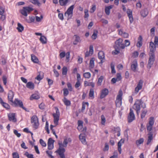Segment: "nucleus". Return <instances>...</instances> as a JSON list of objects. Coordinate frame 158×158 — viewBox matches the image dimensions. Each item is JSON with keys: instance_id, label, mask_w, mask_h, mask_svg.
<instances>
[{"instance_id": "58", "label": "nucleus", "mask_w": 158, "mask_h": 158, "mask_svg": "<svg viewBox=\"0 0 158 158\" xmlns=\"http://www.w3.org/2000/svg\"><path fill=\"white\" fill-rule=\"evenodd\" d=\"M84 18L85 19L87 18V19L89 16L88 13V10L87 9H85L84 10Z\"/></svg>"}, {"instance_id": "19", "label": "nucleus", "mask_w": 158, "mask_h": 158, "mask_svg": "<svg viewBox=\"0 0 158 158\" xmlns=\"http://www.w3.org/2000/svg\"><path fill=\"white\" fill-rule=\"evenodd\" d=\"M154 43L152 41L150 42L149 44V48L150 49V53H154L156 50V47Z\"/></svg>"}, {"instance_id": "26", "label": "nucleus", "mask_w": 158, "mask_h": 158, "mask_svg": "<svg viewBox=\"0 0 158 158\" xmlns=\"http://www.w3.org/2000/svg\"><path fill=\"white\" fill-rule=\"evenodd\" d=\"M113 7L114 6L113 5H110L105 7V11L107 15H110V10L112 9Z\"/></svg>"}, {"instance_id": "2", "label": "nucleus", "mask_w": 158, "mask_h": 158, "mask_svg": "<svg viewBox=\"0 0 158 158\" xmlns=\"http://www.w3.org/2000/svg\"><path fill=\"white\" fill-rule=\"evenodd\" d=\"M123 92L121 90H119L118 94L117 96L115 101L116 107H119L122 105Z\"/></svg>"}, {"instance_id": "57", "label": "nucleus", "mask_w": 158, "mask_h": 158, "mask_svg": "<svg viewBox=\"0 0 158 158\" xmlns=\"http://www.w3.org/2000/svg\"><path fill=\"white\" fill-rule=\"evenodd\" d=\"M96 10V6L95 5H93L90 9V12L92 13H94Z\"/></svg>"}, {"instance_id": "4", "label": "nucleus", "mask_w": 158, "mask_h": 158, "mask_svg": "<svg viewBox=\"0 0 158 158\" xmlns=\"http://www.w3.org/2000/svg\"><path fill=\"white\" fill-rule=\"evenodd\" d=\"M31 123L32 124L33 127L35 129L38 128L39 126L38 118L36 115H34L31 117Z\"/></svg>"}, {"instance_id": "60", "label": "nucleus", "mask_w": 158, "mask_h": 158, "mask_svg": "<svg viewBox=\"0 0 158 158\" xmlns=\"http://www.w3.org/2000/svg\"><path fill=\"white\" fill-rule=\"evenodd\" d=\"M39 141L40 143L43 147H45L46 146L45 142L42 139H40Z\"/></svg>"}, {"instance_id": "64", "label": "nucleus", "mask_w": 158, "mask_h": 158, "mask_svg": "<svg viewBox=\"0 0 158 158\" xmlns=\"http://www.w3.org/2000/svg\"><path fill=\"white\" fill-rule=\"evenodd\" d=\"M13 158H19V155L17 152H14L12 153Z\"/></svg>"}, {"instance_id": "44", "label": "nucleus", "mask_w": 158, "mask_h": 158, "mask_svg": "<svg viewBox=\"0 0 158 158\" xmlns=\"http://www.w3.org/2000/svg\"><path fill=\"white\" fill-rule=\"evenodd\" d=\"M94 89L93 88L90 89L89 93V96L92 99H94Z\"/></svg>"}, {"instance_id": "36", "label": "nucleus", "mask_w": 158, "mask_h": 158, "mask_svg": "<svg viewBox=\"0 0 158 158\" xmlns=\"http://www.w3.org/2000/svg\"><path fill=\"white\" fill-rule=\"evenodd\" d=\"M62 101L64 103V105L66 106H69L71 105V102L70 101L68 100L67 98L64 97L62 100Z\"/></svg>"}, {"instance_id": "48", "label": "nucleus", "mask_w": 158, "mask_h": 158, "mask_svg": "<svg viewBox=\"0 0 158 158\" xmlns=\"http://www.w3.org/2000/svg\"><path fill=\"white\" fill-rule=\"evenodd\" d=\"M83 76L85 78H89L91 76V73L89 72H87L83 73Z\"/></svg>"}, {"instance_id": "13", "label": "nucleus", "mask_w": 158, "mask_h": 158, "mask_svg": "<svg viewBox=\"0 0 158 158\" xmlns=\"http://www.w3.org/2000/svg\"><path fill=\"white\" fill-rule=\"evenodd\" d=\"M83 122L81 120H78V127L77 129L80 131H86V128H83Z\"/></svg>"}, {"instance_id": "39", "label": "nucleus", "mask_w": 158, "mask_h": 158, "mask_svg": "<svg viewBox=\"0 0 158 158\" xmlns=\"http://www.w3.org/2000/svg\"><path fill=\"white\" fill-rule=\"evenodd\" d=\"M153 134H148V139L147 143V145H149L153 139Z\"/></svg>"}, {"instance_id": "16", "label": "nucleus", "mask_w": 158, "mask_h": 158, "mask_svg": "<svg viewBox=\"0 0 158 158\" xmlns=\"http://www.w3.org/2000/svg\"><path fill=\"white\" fill-rule=\"evenodd\" d=\"M123 41L122 39L120 38L116 41L115 44L120 48L124 49L125 48V46L124 44L122 43Z\"/></svg>"}, {"instance_id": "43", "label": "nucleus", "mask_w": 158, "mask_h": 158, "mask_svg": "<svg viewBox=\"0 0 158 158\" xmlns=\"http://www.w3.org/2000/svg\"><path fill=\"white\" fill-rule=\"evenodd\" d=\"M104 79V77L102 76H101L98 79L97 82V85L98 86H100L101 85Z\"/></svg>"}, {"instance_id": "37", "label": "nucleus", "mask_w": 158, "mask_h": 158, "mask_svg": "<svg viewBox=\"0 0 158 158\" xmlns=\"http://www.w3.org/2000/svg\"><path fill=\"white\" fill-rule=\"evenodd\" d=\"M31 60L34 63H38L39 61V60L34 55L31 54Z\"/></svg>"}, {"instance_id": "6", "label": "nucleus", "mask_w": 158, "mask_h": 158, "mask_svg": "<svg viewBox=\"0 0 158 158\" xmlns=\"http://www.w3.org/2000/svg\"><path fill=\"white\" fill-rule=\"evenodd\" d=\"M155 121L154 118L153 117H151L149 118L148 123L146 125L147 130L148 131H151L152 130L153 126Z\"/></svg>"}, {"instance_id": "32", "label": "nucleus", "mask_w": 158, "mask_h": 158, "mask_svg": "<svg viewBox=\"0 0 158 158\" xmlns=\"http://www.w3.org/2000/svg\"><path fill=\"white\" fill-rule=\"evenodd\" d=\"M95 59L93 57L91 59L89 64V68L90 69H93L94 67V61Z\"/></svg>"}, {"instance_id": "35", "label": "nucleus", "mask_w": 158, "mask_h": 158, "mask_svg": "<svg viewBox=\"0 0 158 158\" xmlns=\"http://www.w3.org/2000/svg\"><path fill=\"white\" fill-rule=\"evenodd\" d=\"M40 40L43 44H46L47 43V38L44 36V35H42L40 36Z\"/></svg>"}, {"instance_id": "5", "label": "nucleus", "mask_w": 158, "mask_h": 158, "mask_svg": "<svg viewBox=\"0 0 158 158\" xmlns=\"http://www.w3.org/2000/svg\"><path fill=\"white\" fill-rule=\"evenodd\" d=\"M33 10V9L31 7L25 6L23 7V9L21 10L20 12L24 16H27V14H29Z\"/></svg>"}, {"instance_id": "28", "label": "nucleus", "mask_w": 158, "mask_h": 158, "mask_svg": "<svg viewBox=\"0 0 158 158\" xmlns=\"http://www.w3.org/2000/svg\"><path fill=\"white\" fill-rule=\"evenodd\" d=\"M26 87L31 90H33L35 87L34 84L32 82L30 81L28 82L26 85Z\"/></svg>"}, {"instance_id": "14", "label": "nucleus", "mask_w": 158, "mask_h": 158, "mask_svg": "<svg viewBox=\"0 0 158 158\" xmlns=\"http://www.w3.org/2000/svg\"><path fill=\"white\" fill-rule=\"evenodd\" d=\"M12 103L15 104L16 106H19L24 110H25L26 109V108L23 106V102L21 100H19L18 99L16 98L15 100Z\"/></svg>"}, {"instance_id": "33", "label": "nucleus", "mask_w": 158, "mask_h": 158, "mask_svg": "<svg viewBox=\"0 0 158 158\" xmlns=\"http://www.w3.org/2000/svg\"><path fill=\"white\" fill-rule=\"evenodd\" d=\"M73 37H75V40L73 42V44L74 45H76L78 43L81 42V40L79 36L77 35H74Z\"/></svg>"}, {"instance_id": "10", "label": "nucleus", "mask_w": 158, "mask_h": 158, "mask_svg": "<svg viewBox=\"0 0 158 158\" xmlns=\"http://www.w3.org/2000/svg\"><path fill=\"white\" fill-rule=\"evenodd\" d=\"M58 145L59 146V149L56 151V152L59 155H60V154H64V152H65V149L63 148V144L62 143H59Z\"/></svg>"}, {"instance_id": "21", "label": "nucleus", "mask_w": 158, "mask_h": 158, "mask_svg": "<svg viewBox=\"0 0 158 158\" xmlns=\"http://www.w3.org/2000/svg\"><path fill=\"white\" fill-rule=\"evenodd\" d=\"M132 13V12L131 10L129 9H127V14L131 23H132L133 21V18Z\"/></svg>"}, {"instance_id": "46", "label": "nucleus", "mask_w": 158, "mask_h": 158, "mask_svg": "<svg viewBox=\"0 0 158 158\" xmlns=\"http://www.w3.org/2000/svg\"><path fill=\"white\" fill-rule=\"evenodd\" d=\"M67 67L66 66H64L62 69V74L63 75L66 76L67 75Z\"/></svg>"}, {"instance_id": "24", "label": "nucleus", "mask_w": 158, "mask_h": 158, "mask_svg": "<svg viewBox=\"0 0 158 158\" xmlns=\"http://www.w3.org/2000/svg\"><path fill=\"white\" fill-rule=\"evenodd\" d=\"M80 140L82 143L84 144H86L87 142L86 140L85 136V134H80L79 136Z\"/></svg>"}, {"instance_id": "53", "label": "nucleus", "mask_w": 158, "mask_h": 158, "mask_svg": "<svg viewBox=\"0 0 158 158\" xmlns=\"http://www.w3.org/2000/svg\"><path fill=\"white\" fill-rule=\"evenodd\" d=\"M24 155L28 158H34L33 155L32 154H29L28 152H26Z\"/></svg>"}, {"instance_id": "47", "label": "nucleus", "mask_w": 158, "mask_h": 158, "mask_svg": "<svg viewBox=\"0 0 158 158\" xmlns=\"http://www.w3.org/2000/svg\"><path fill=\"white\" fill-rule=\"evenodd\" d=\"M114 131L115 132H117L118 134L117 135L118 136H119L120 135V132L121 131L119 127H118L114 128Z\"/></svg>"}, {"instance_id": "25", "label": "nucleus", "mask_w": 158, "mask_h": 158, "mask_svg": "<svg viewBox=\"0 0 158 158\" xmlns=\"http://www.w3.org/2000/svg\"><path fill=\"white\" fill-rule=\"evenodd\" d=\"M118 34L121 35L124 38H128L129 36L128 34L127 33L123 32L122 29H120L118 30Z\"/></svg>"}, {"instance_id": "8", "label": "nucleus", "mask_w": 158, "mask_h": 158, "mask_svg": "<svg viewBox=\"0 0 158 158\" xmlns=\"http://www.w3.org/2000/svg\"><path fill=\"white\" fill-rule=\"evenodd\" d=\"M81 81L80 74L79 73L77 74V82L75 85V87L76 89H78L81 85Z\"/></svg>"}, {"instance_id": "9", "label": "nucleus", "mask_w": 158, "mask_h": 158, "mask_svg": "<svg viewBox=\"0 0 158 158\" xmlns=\"http://www.w3.org/2000/svg\"><path fill=\"white\" fill-rule=\"evenodd\" d=\"M74 8V5H72L70 6L65 13V16H67L68 17L70 15L72 17L73 14V10Z\"/></svg>"}, {"instance_id": "63", "label": "nucleus", "mask_w": 158, "mask_h": 158, "mask_svg": "<svg viewBox=\"0 0 158 158\" xmlns=\"http://www.w3.org/2000/svg\"><path fill=\"white\" fill-rule=\"evenodd\" d=\"M67 85L68 88V90L70 91H72L73 90V88L71 83L70 82H68L67 83Z\"/></svg>"}, {"instance_id": "11", "label": "nucleus", "mask_w": 158, "mask_h": 158, "mask_svg": "<svg viewBox=\"0 0 158 158\" xmlns=\"http://www.w3.org/2000/svg\"><path fill=\"white\" fill-rule=\"evenodd\" d=\"M143 85V81L142 80H140L139 81L137 86L135 88V94H137L139 90L142 89Z\"/></svg>"}, {"instance_id": "49", "label": "nucleus", "mask_w": 158, "mask_h": 158, "mask_svg": "<svg viewBox=\"0 0 158 158\" xmlns=\"http://www.w3.org/2000/svg\"><path fill=\"white\" fill-rule=\"evenodd\" d=\"M147 110H144L142 111L141 113V118L142 119L144 118L147 113Z\"/></svg>"}, {"instance_id": "40", "label": "nucleus", "mask_w": 158, "mask_h": 158, "mask_svg": "<svg viewBox=\"0 0 158 158\" xmlns=\"http://www.w3.org/2000/svg\"><path fill=\"white\" fill-rule=\"evenodd\" d=\"M18 27L17 29L19 32H21L24 30L23 27L19 23H18L17 24Z\"/></svg>"}, {"instance_id": "38", "label": "nucleus", "mask_w": 158, "mask_h": 158, "mask_svg": "<svg viewBox=\"0 0 158 158\" xmlns=\"http://www.w3.org/2000/svg\"><path fill=\"white\" fill-rule=\"evenodd\" d=\"M148 11L147 9H144L142 10L140 12V14L142 16L145 17L148 14Z\"/></svg>"}, {"instance_id": "41", "label": "nucleus", "mask_w": 158, "mask_h": 158, "mask_svg": "<svg viewBox=\"0 0 158 158\" xmlns=\"http://www.w3.org/2000/svg\"><path fill=\"white\" fill-rule=\"evenodd\" d=\"M29 1L33 4L39 6H40L41 5V3L39 0H29Z\"/></svg>"}, {"instance_id": "15", "label": "nucleus", "mask_w": 158, "mask_h": 158, "mask_svg": "<svg viewBox=\"0 0 158 158\" xmlns=\"http://www.w3.org/2000/svg\"><path fill=\"white\" fill-rule=\"evenodd\" d=\"M98 58L101 60L100 63H102L105 60V54L102 51H100L98 53Z\"/></svg>"}, {"instance_id": "34", "label": "nucleus", "mask_w": 158, "mask_h": 158, "mask_svg": "<svg viewBox=\"0 0 158 158\" xmlns=\"http://www.w3.org/2000/svg\"><path fill=\"white\" fill-rule=\"evenodd\" d=\"M40 98V96L38 94H35L31 95L30 99L31 100H33L34 99L37 100Z\"/></svg>"}, {"instance_id": "17", "label": "nucleus", "mask_w": 158, "mask_h": 158, "mask_svg": "<svg viewBox=\"0 0 158 158\" xmlns=\"http://www.w3.org/2000/svg\"><path fill=\"white\" fill-rule=\"evenodd\" d=\"M14 96V92L11 90L9 91L8 93V100L9 102H13Z\"/></svg>"}, {"instance_id": "29", "label": "nucleus", "mask_w": 158, "mask_h": 158, "mask_svg": "<svg viewBox=\"0 0 158 158\" xmlns=\"http://www.w3.org/2000/svg\"><path fill=\"white\" fill-rule=\"evenodd\" d=\"M70 0H59L60 5L61 6H66Z\"/></svg>"}, {"instance_id": "1", "label": "nucleus", "mask_w": 158, "mask_h": 158, "mask_svg": "<svg viewBox=\"0 0 158 158\" xmlns=\"http://www.w3.org/2000/svg\"><path fill=\"white\" fill-rule=\"evenodd\" d=\"M141 105L143 108H145L146 107L145 104L142 101L141 99L137 100L133 105V108L136 110L137 114L138 115L140 110Z\"/></svg>"}, {"instance_id": "55", "label": "nucleus", "mask_w": 158, "mask_h": 158, "mask_svg": "<svg viewBox=\"0 0 158 158\" xmlns=\"http://www.w3.org/2000/svg\"><path fill=\"white\" fill-rule=\"evenodd\" d=\"M63 95L64 97L67 96L69 94V92L67 89L65 88L63 89Z\"/></svg>"}, {"instance_id": "50", "label": "nucleus", "mask_w": 158, "mask_h": 158, "mask_svg": "<svg viewBox=\"0 0 158 158\" xmlns=\"http://www.w3.org/2000/svg\"><path fill=\"white\" fill-rule=\"evenodd\" d=\"M98 31L97 30H95L91 38L93 40H95L97 37Z\"/></svg>"}, {"instance_id": "30", "label": "nucleus", "mask_w": 158, "mask_h": 158, "mask_svg": "<svg viewBox=\"0 0 158 158\" xmlns=\"http://www.w3.org/2000/svg\"><path fill=\"white\" fill-rule=\"evenodd\" d=\"M84 84L85 87L91 86L93 88L95 86V83L93 82H89L85 81H84Z\"/></svg>"}, {"instance_id": "22", "label": "nucleus", "mask_w": 158, "mask_h": 158, "mask_svg": "<svg viewBox=\"0 0 158 158\" xmlns=\"http://www.w3.org/2000/svg\"><path fill=\"white\" fill-rule=\"evenodd\" d=\"M124 140L123 139H121L118 142V149L120 154H121L122 153L121 146L122 145V144H123L124 143Z\"/></svg>"}, {"instance_id": "20", "label": "nucleus", "mask_w": 158, "mask_h": 158, "mask_svg": "<svg viewBox=\"0 0 158 158\" xmlns=\"http://www.w3.org/2000/svg\"><path fill=\"white\" fill-rule=\"evenodd\" d=\"M0 103L6 110H8L10 109V106L8 103L4 102L1 97H0Z\"/></svg>"}, {"instance_id": "54", "label": "nucleus", "mask_w": 158, "mask_h": 158, "mask_svg": "<svg viewBox=\"0 0 158 158\" xmlns=\"http://www.w3.org/2000/svg\"><path fill=\"white\" fill-rule=\"evenodd\" d=\"M111 68V73H116L114 69V64L113 62H112L110 64Z\"/></svg>"}, {"instance_id": "45", "label": "nucleus", "mask_w": 158, "mask_h": 158, "mask_svg": "<svg viewBox=\"0 0 158 158\" xmlns=\"http://www.w3.org/2000/svg\"><path fill=\"white\" fill-rule=\"evenodd\" d=\"M106 122V119L104 115L101 116V124L102 125H105Z\"/></svg>"}, {"instance_id": "27", "label": "nucleus", "mask_w": 158, "mask_h": 158, "mask_svg": "<svg viewBox=\"0 0 158 158\" xmlns=\"http://www.w3.org/2000/svg\"><path fill=\"white\" fill-rule=\"evenodd\" d=\"M143 44V38L141 35H140L138 38V42L137 44V46L140 48Z\"/></svg>"}, {"instance_id": "12", "label": "nucleus", "mask_w": 158, "mask_h": 158, "mask_svg": "<svg viewBox=\"0 0 158 158\" xmlns=\"http://www.w3.org/2000/svg\"><path fill=\"white\" fill-rule=\"evenodd\" d=\"M9 120L13 123L17 122V118L16 117V114L15 113H10L8 114Z\"/></svg>"}, {"instance_id": "3", "label": "nucleus", "mask_w": 158, "mask_h": 158, "mask_svg": "<svg viewBox=\"0 0 158 158\" xmlns=\"http://www.w3.org/2000/svg\"><path fill=\"white\" fill-rule=\"evenodd\" d=\"M55 110H56V113H54L52 115L54 118V123L55 126L58 125V121L59 119L60 113L58 108L57 107H55Z\"/></svg>"}, {"instance_id": "61", "label": "nucleus", "mask_w": 158, "mask_h": 158, "mask_svg": "<svg viewBox=\"0 0 158 158\" xmlns=\"http://www.w3.org/2000/svg\"><path fill=\"white\" fill-rule=\"evenodd\" d=\"M154 62V61H153L148 60V68L149 69H150L153 64Z\"/></svg>"}, {"instance_id": "59", "label": "nucleus", "mask_w": 158, "mask_h": 158, "mask_svg": "<svg viewBox=\"0 0 158 158\" xmlns=\"http://www.w3.org/2000/svg\"><path fill=\"white\" fill-rule=\"evenodd\" d=\"M46 153L48 154V156L51 158H54V157L52 156V152L51 151H46Z\"/></svg>"}, {"instance_id": "7", "label": "nucleus", "mask_w": 158, "mask_h": 158, "mask_svg": "<svg viewBox=\"0 0 158 158\" xmlns=\"http://www.w3.org/2000/svg\"><path fill=\"white\" fill-rule=\"evenodd\" d=\"M135 116L133 111L131 108H130V113L127 117L128 122L129 123L135 120Z\"/></svg>"}, {"instance_id": "51", "label": "nucleus", "mask_w": 158, "mask_h": 158, "mask_svg": "<svg viewBox=\"0 0 158 158\" xmlns=\"http://www.w3.org/2000/svg\"><path fill=\"white\" fill-rule=\"evenodd\" d=\"M150 57L149 59V60L153 61H154L155 60V54L153 53H149Z\"/></svg>"}, {"instance_id": "42", "label": "nucleus", "mask_w": 158, "mask_h": 158, "mask_svg": "<svg viewBox=\"0 0 158 158\" xmlns=\"http://www.w3.org/2000/svg\"><path fill=\"white\" fill-rule=\"evenodd\" d=\"M144 139L143 138H141L136 141L135 143L137 146H139L142 144L143 143Z\"/></svg>"}, {"instance_id": "31", "label": "nucleus", "mask_w": 158, "mask_h": 158, "mask_svg": "<svg viewBox=\"0 0 158 158\" xmlns=\"http://www.w3.org/2000/svg\"><path fill=\"white\" fill-rule=\"evenodd\" d=\"M137 66V61L136 60H135L133 61L132 64L131 65V69L132 70L135 71Z\"/></svg>"}, {"instance_id": "23", "label": "nucleus", "mask_w": 158, "mask_h": 158, "mask_svg": "<svg viewBox=\"0 0 158 158\" xmlns=\"http://www.w3.org/2000/svg\"><path fill=\"white\" fill-rule=\"evenodd\" d=\"M72 141V140L70 138L66 137L64 139V141L63 142V146L64 147H66L68 143H71Z\"/></svg>"}, {"instance_id": "62", "label": "nucleus", "mask_w": 158, "mask_h": 158, "mask_svg": "<svg viewBox=\"0 0 158 158\" xmlns=\"http://www.w3.org/2000/svg\"><path fill=\"white\" fill-rule=\"evenodd\" d=\"M44 77L43 75L41 76L40 74L37 75L36 77L35 78V79L38 81H40L42 80Z\"/></svg>"}, {"instance_id": "52", "label": "nucleus", "mask_w": 158, "mask_h": 158, "mask_svg": "<svg viewBox=\"0 0 158 158\" xmlns=\"http://www.w3.org/2000/svg\"><path fill=\"white\" fill-rule=\"evenodd\" d=\"M70 57V52H68L66 53V54L65 55V61L66 62H68L69 61Z\"/></svg>"}, {"instance_id": "18", "label": "nucleus", "mask_w": 158, "mask_h": 158, "mask_svg": "<svg viewBox=\"0 0 158 158\" xmlns=\"http://www.w3.org/2000/svg\"><path fill=\"white\" fill-rule=\"evenodd\" d=\"M109 93V91L107 89L105 88L102 89L101 92L100 98L102 99L104 98Z\"/></svg>"}, {"instance_id": "56", "label": "nucleus", "mask_w": 158, "mask_h": 158, "mask_svg": "<svg viewBox=\"0 0 158 158\" xmlns=\"http://www.w3.org/2000/svg\"><path fill=\"white\" fill-rule=\"evenodd\" d=\"M86 105H87V106H88L89 105V103L87 102H85L82 103V107L81 108V111L82 112H83L85 109Z\"/></svg>"}]
</instances>
